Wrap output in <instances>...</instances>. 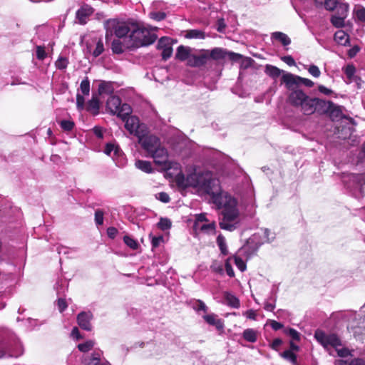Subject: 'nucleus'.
<instances>
[{
	"instance_id": "nucleus-1",
	"label": "nucleus",
	"mask_w": 365,
	"mask_h": 365,
	"mask_svg": "<svg viewBox=\"0 0 365 365\" xmlns=\"http://www.w3.org/2000/svg\"><path fill=\"white\" fill-rule=\"evenodd\" d=\"M175 181L179 187H192L211 196L212 202L221 207L222 206L221 187L219 180L212 177L210 172L192 173L186 177L180 173Z\"/></svg>"
},
{
	"instance_id": "nucleus-2",
	"label": "nucleus",
	"mask_w": 365,
	"mask_h": 365,
	"mask_svg": "<svg viewBox=\"0 0 365 365\" xmlns=\"http://www.w3.org/2000/svg\"><path fill=\"white\" fill-rule=\"evenodd\" d=\"M287 103L305 115L313 114L314 98L309 96L302 89L288 90Z\"/></svg>"
},
{
	"instance_id": "nucleus-3",
	"label": "nucleus",
	"mask_w": 365,
	"mask_h": 365,
	"mask_svg": "<svg viewBox=\"0 0 365 365\" xmlns=\"http://www.w3.org/2000/svg\"><path fill=\"white\" fill-rule=\"evenodd\" d=\"M221 215L219 226L222 230L232 232L237 228L240 213L235 200L225 203Z\"/></svg>"
},
{
	"instance_id": "nucleus-4",
	"label": "nucleus",
	"mask_w": 365,
	"mask_h": 365,
	"mask_svg": "<svg viewBox=\"0 0 365 365\" xmlns=\"http://www.w3.org/2000/svg\"><path fill=\"white\" fill-rule=\"evenodd\" d=\"M155 34L150 31L147 28L137 26L131 31L129 38L130 42V48L133 49L140 47L148 46L153 44L157 39Z\"/></svg>"
},
{
	"instance_id": "nucleus-5",
	"label": "nucleus",
	"mask_w": 365,
	"mask_h": 365,
	"mask_svg": "<svg viewBox=\"0 0 365 365\" xmlns=\"http://www.w3.org/2000/svg\"><path fill=\"white\" fill-rule=\"evenodd\" d=\"M106 30V38L108 39L113 34L119 38H126L127 35L130 31V29L125 22H120L117 19H108L104 24Z\"/></svg>"
},
{
	"instance_id": "nucleus-6",
	"label": "nucleus",
	"mask_w": 365,
	"mask_h": 365,
	"mask_svg": "<svg viewBox=\"0 0 365 365\" xmlns=\"http://www.w3.org/2000/svg\"><path fill=\"white\" fill-rule=\"evenodd\" d=\"M314 336L325 349H328L329 347L336 349L337 347L342 346L340 337L335 333L327 334L322 329H317Z\"/></svg>"
},
{
	"instance_id": "nucleus-7",
	"label": "nucleus",
	"mask_w": 365,
	"mask_h": 365,
	"mask_svg": "<svg viewBox=\"0 0 365 365\" xmlns=\"http://www.w3.org/2000/svg\"><path fill=\"white\" fill-rule=\"evenodd\" d=\"M282 83L285 84L287 90L300 89L299 86L304 84L308 88L314 86V82L310 79L294 75L290 73H285L282 77Z\"/></svg>"
},
{
	"instance_id": "nucleus-8",
	"label": "nucleus",
	"mask_w": 365,
	"mask_h": 365,
	"mask_svg": "<svg viewBox=\"0 0 365 365\" xmlns=\"http://www.w3.org/2000/svg\"><path fill=\"white\" fill-rule=\"evenodd\" d=\"M125 122V128L130 135L136 136L138 138L143 133L147 132L148 126L141 123L139 118L136 115H131L123 120Z\"/></svg>"
},
{
	"instance_id": "nucleus-9",
	"label": "nucleus",
	"mask_w": 365,
	"mask_h": 365,
	"mask_svg": "<svg viewBox=\"0 0 365 365\" xmlns=\"http://www.w3.org/2000/svg\"><path fill=\"white\" fill-rule=\"evenodd\" d=\"M138 142L148 154H150L161 144L160 138L153 134H150L148 129L145 133L138 138Z\"/></svg>"
},
{
	"instance_id": "nucleus-10",
	"label": "nucleus",
	"mask_w": 365,
	"mask_h": 365,
	"mask_svg": "<svg viewBox=\"0 0 365 365\" xmlns=\"http://www.w3.org/2000/svg\"><path fill=\"white\" fill-rule=\"evenodd\" d=\"M208 52L209 50H202V53L200 55L191 54L187 61V65L193 68H199L205 66L209 59Z\"/></svg>"
},
{
	"instance_id": "nucleus-11",
	"label": "nucleus",
	"mask_w": 365,
	"mask_h": 365,
	"mask_svg": "<svg viewBox=\"0 0 365 365\" xmlns=\"http://www.w3.org/2000/svg\"><path fill=\"white\" fill-rule=\"evenodd\" d=\"M153 158L154 163L159 165H165L168 160V153L166 148L160 144L150 154Z\"/></svg>"
},
{
	"instance_id": "nucleus-12",
	"label": "nucleus",
	"mask_w": 365,
	"mask_h": 365,
	"mask_svg": "<svg viewBox=\"0 0 365 365\" xmlns=\"http://www.w3.org/2000/svg\"><path fill=\"white\" fill-rule=\"evenodd\" d=\"M94 9L88 4H83L76 13V18L78 23L85 25L88 19L93 14Z\"/></svg>"
},
{
	"instance_id": "nucleus-13",
	"label": "nucleus",
	"mask_w": 365,
	"mask_h": 365,
	"mask_svg": "<svg viewBox=\"0 0 365 365\" xmlns=\"http://www.w3.org/2000/svg\"><path fill=\"white\" fill-rule=\"evenodd\" d=\"M203 319L209 325L214 326L219 334L224 333L225 323L223 319L218 317L215 314H206L202 317Z\"/></svg>"
},
{
	"instance_id": "nucleus-14",
	"label": "nucleus",
	"mask_w": 365,
	"mask_h": 365,
	"mask_svg": "<svg viewBox=\"0 0 365 365\" xmlns=\"http://www.w3.org/2000/svg\"><path fill=\"white\" fill-rule=\"evenodd\" d=\"M93 318V314L88 312H81L77 315V322L78 326L86 331H91L92 325L91 321Z\"/></svg>"
},
{
	"instance_id": "nucleus-15",
	"label": "nucleus",
	"mask_w": 365,
	"mask_h": 365,
	"mask_svg": "<svg viewBox=\"0 0 365 365\" xmlns=\"http://www.w3.org/2000/svg\"><path fill=\"white\" fill-rule=\"evenodd\" d=\"M327 115H328L332 120L339 118H344L349 119L353 124H355L354 120L351 117L343 115L341 106L334 104L333 102L329 103V108Z\"/></svg>"
},
{
	"instance_id": "nucleus-16",
	"label": "nucleus",
	"mask_w": 365,
	"mask_h": 365,
	"mask_svg": "<svg viewBox=\"0 0 365 365\" xmlns=\"http://www.w3.org/2000/svg\"><path fill=\"white\" fill-rule=\"evenodd\" d=\"M125 40V38H124L123 41L119 38L113 39L111 43L112 52L115 54H121L126 49L130 51L133 50V48L129 47L130 46V42L129 43H126Z\"/></svg>"
},
{
	"instance_id": "nucleus-17",
	"label": "nucleus",
	"mask_w": 365,
	"mask_h": 365,
	"mask_svg": "<svg viewBox=\"0 0 365 365\" xmlns=\"http://www.w3.org/2000/svg\"><path fill=\"white\" fill-rule=\"evenodd\" d=\"M314 110L313 114L315 112H317L320 114H327L329 110V103L332 101H324L320 99L319 98H314Z\"/></svg>"
},
{
	"instance_id": "nucleus-18",
	"label": "nucleus",
	"mask_w": 365,
	"mask_h": 365,
	"mask_svg": "<svg viewBox=\"0 0 365 365\" xmlns=\"http://www.w3.org/2000/svg\"><path fill=\"white\" fill-rule=\"evenodd\" d=\"M121 99L117 96H110L106 102V108L110 113L115 115L120 108Z\"/></svg>"
},
{
	"instance_id": "nucleus-19",
	"label": "nucleus",
	"mask_w": 365,
	"mask_h": 365,
	"mask_svg": "<svg viewBox=\"0 0 365 365\" xmlns=\"http://www.w3.org/2000/svg\"><path fill=\"white\" fill-rule=\"evenodd\" d=\"M190 52L191 48L180 45L177 48L175 58L180 61H185L186 60L187 61L191 56Z\"/></svg>"
},
{
	"instance_id": "nucleus-20",
	"label": "nucleus",
	"mask_w": 365,
	"mask_h": 365,
	"mask_svg": "<svg viewBox=\"0 0 365 365\" xmlns=\"http://www.w3.org/2000/svg\"><path fill=\"white\" fill-rule=\"evenodd\" d=\"M209 59L214 61L223 60L227 57V50L220 47H215L208 52Z\"/></svg>"
},
{
	"instance_id": "nucleus-21",
	"label": "nucleus",
	"mask_w": 365,
	"mask_h": 365,
	"mask_svg": "<svg viewBox=\"0 0 365 365\" xmlns=\"http://www.w3.org/2000/svg\"><path fill=\"white\" fill-rule=\"evenodd\" d=\"M86 109L93 115H98L100 109V102L98 98L93 96L92 98L88 101Z\"/></svg>"
},
{
	"instance_id": "nucleus-22",
	"label": "nucleus",
	"mask_w": 365,
	"mask_h": 365,
	"mask_svg": "<svg viewBox=\"0 0 365 365\" xmlns=\"http://www.w3.org/2000/svg\"><path fill=\"white\" fill-rule=\"evenodd\" d=\"M334 41L339 45L349 46L350 38L344 31L339 30L334 34Z\"/></svg>"
},
{
	"instance_id": "nucleus-23",
	"label": "nucleus",
	"mask_w": 365,
	"mask_h": 365,
	"mask_svg": "<svg viewBox=\"0 0 365 365\" xmlns=\"http://www.w3.org/2000/svg\"><path fill=\"white\" fill-rule=\"evenodd\" d=\"M132 113L131 107L127 104L123 103L120 104V108L118 109V112H116V115L118 118H120L122 120L130 118L132 115H130Z\"/></svg>"
},
{
	"instance_id": "nucleus-24",
	"label": "nucleus",
	"mask_w": 365,
	"mask_h": 365,
	"mask_svg": "<svg viewBox=\"0 0 365 365\" xmlns=\"http://www.w3.org/2000/svg\"><path fill=\"white\" fill-rule=\"evenodd\" d=\"M257 335L258 332L257 331L255 330L254 329H246L244 330L242 333V337L243 339L251 343H255L257 340Z\"/></svg>"
},
{
	"instance_id": "nucleus-25",
	"label": "nucleus",
	"mask_w": 365,
	"mask_h": 365,
	"mask_svg": "<svg viewBox=\"0 0 365 365\" xmlns=\"http://www.w3.org/2000/svg\"><path fill=\"white\" fill-rule=\"evenodd\" d=\"M224 297L226 301V303L228 306L233 308H239L240 306V302L239 299L232 294L229 292H225Z\"/></svg>"
},
{
	"instance_id": "nucleus-26",
	"label": "nucleus",
	"mask_w": 365,
	"mask_h": 365,
	"mask_svg": "<svg viewBox=\"0 0 365 365\" xmlns=\"http://www.w3.org/2000/svg\"><path fill=\"white\" fill-rule=\"evenodd\" d=\"M135 165L137 168L146 173H151L153 171L151 163L149 161L138 160L135 161Z\"/></svg>"
},
{
	"instance_id": "nucleus-27",
	"label": "nucleus",
	"mask_w": 365,
	"mask_h": 365,
	"mask_svg": "<svg viewBox=\"0 0 365 365\" xmlns=\"http://www.w3.org/2000/svg\"><path fill=\"white\" fill-rule=\"evenodd\" d=\"M272 38L279 41L284 46H288L291 43L290 38L288 36L282 32L276 31L272 34Z\"/></svg>"
},
{
	"instance_id": "nucleus-28",
	"label": "nucleus",
	"mask_w": 365,
	"mask_h": 365,
	"mask_svg": "<svg viewBox=\"0 0 365 365\" xmlns=\"http://www.w3.org/2000/svg\"><path fill=\"white\" fill-rule=\"evenodd\" d=\"M205 33L203 31L198 29H190L186 31L185 37L186 38H205Z\"/></svg>"
},
{
	"instance_id": "nucleus-29",
	"label": "nucleus",
	"mask_w": 365,
	"mask_h": 365,
	"mask_svg": "<svg viewBox=\"0 0 365 365\" xmlns=\"http://www.w3.org/2000/svg\"><path fill=\"white\" fill-rule=\"evenodd\" d=\"M265 73L267 75H268L269 76H270L271 78H278L282 71L280 70L279 68H277V66H272V65H269V64H267L265 66V71H264Z\"/></svg>"
},
{
	"instance_id": "nucleus-30",
	"label": "nucleus",
	"mask_w": 365,
	"mask_h": 365,
	"mask_svg": "<svg viewBox=\"0 0 365 365\" xmlns=\"http://www.w3.org/2000/svg\"><path fill=\"white\" fill-rule=\"evenodd\" d=\"M99 95L102 94H111L113 93V88L110 82L102 81L98 89Z\"/></svg>"
},
{
	"instance_id": "nucleus-31",
	"label": "nucleus",
	"mask_w": 365,
	"mask_h": 365,
	"mask_svg": "<svg viewBox=\"0 0 365 365\" xmlns=\"http://www.w3.org/2000/svg\"><path fill=\"white\" fill-rule=\"evenodd\" d=\"M173 42V40L171 38L168 37V36H163L158 40V44H157V48L158 50H162V51H163V49H165L168 47L172 46Z\"/></svg>"
},
{
	"instance_id": "nucleus-32",
	"label": "nucleus",
	"mask_w": 365,
	"mask_h": 365,
	"mask_svg": "<svg viewBox=\"0 0 365 365\" xmlns=\"http://www.w3.org/2000/svg\"><path fill=\"white\" fill-rule=\"evenodd\" d=\"M280 356L287 361H289L294 365L297 364V356L292 350H285L280 354Z\"/></svg>"
},
{
	"instance_id": "nucleus-33",
	"label": "nucleus",
	"mask_w": 365,
	"mask_h": 365,
	"mask_svg": "<svg viewBox=\"0 0 365 365\" xmlns=\"http://www.w3.org/2000/svg\"><path fill=\"white\" fill-rule=\"evenodd\" d=\"M335 15L346 18L349 10V5L347 4L339 3L335 8Z\"/></svg>"
},
{
	"instance_id": "nucleus-34",
	"label": "nucleus",
	"mask_w": 365,
	"mask_h": 365,
	"mask_svg": "<svg viewBox=\"0 0 365 365\" xmlns=\"http://www.w3.org/2000/svg\"><path fill=\"white\" fill-rule=\"evenodd\" d=\"M172 226V222L170 219L166 217H160L157 224L158 228L163 231L169 230Z\"/></svg>"
},
{
	"instance_id": "nucleus-35",
	"label": "nucleus",
	"mask_w": 365,
	"mask_h": 365,
	"mask_svg": "<svg viewBox=\"0 0 365 365\" xmlns=\"http://www.w3.org/2000/svg\"><path fill=\"white\" fill-rule=\"evenodd\" d=\"M216 241L221 253L224 255H227L228 254V250L225 243V237L220 234L217 236Z\"/></svg>"
},
{
	"instance_id": "nucleus-36",
	"label": "nucleus",
	"mask_w": 365,
	"mask_h": 365,
	"mask_svg": "<svg viewBox=\"0 0 365 365\" xmlns=\"http://www.w3.org/2000/svg\"><path fill=\"white\" fill-rule=\"evenodd\" d=\"M197 229L203 232H207V233L212 232L213 234H215L216 224H215V222L213 221L211 223L204 224L200 226H198L197 230Z\"/></svg>"
},
{
	"instance_id": "nucleus-37",
	"label": "nucleus",
	"mask_w": 365,
	"mask_h": 365,
	"mask_svg": "<svg viewBox=\"0 0 365 365\" xmlns=\"http://www.w3.org/2000/svg\"><path fill=\"white\" fill-rule=\"evenodd\" d=\"M80 90L83 96H88L90 93V81L86 77L80 84Z\"/></svg>"
},
{
	"instance_id": "nucleus-38",
	"label": "nucleus",
	"mask_w": 365,
	"mask_h": 365,
	"mask_svg": "<svg viewBox=\"0 0 365 365\" xmlns=\"http://www.w3.org/2000/svg\"><path fill=\"white\" fill-rule=\"evenodd\" d=\"M123 242L128 247L133 250H136L139 247L138 242L128 235L124 236Z\"/></svg>"
},
{
	"instance_id": "nucleus-39",
	"label": "nucleus",
	"mask_w": 365,
	"mask_h": 365,
	"mask_svg": "<svg viewBox=\"0 0 365 365\" xmlns=\"http://www.w3.org/2000/svg\"><path fill=\"white\" fill-rule=\"evenodd\" d=\"M344 19L345 18L334 14L331 18V23L336 28H342L344 26Z\"/></svg>"
},
{
	"instance_id": "nucleus-40",
	"label": "nucleus",
	"mask_w": 365,
	"mask_h": 365,
	"mask_svg": "<svg viewBox=\"0 0 365 365\" xmlns=\"http://www.w3.org/2000/svg\"><path fill=\"white\" fill-rule=\"evenodd\" d=\"M86 365H107L106 364H101V354L99 352H93L89 361Z\"/></svg>"
},
{
	"instance_id": "nucleus-41",
	"label": "nucleus",
	"mask_w": 365,
	"mask_h": 365,
	"mask_svg": "<svg viewBox=\"0 0 365 365\" xmlns=\"http://www.w3.org/2000/svg\"><path fill=\"white\" fill-rule=\"evenodd\" d=\"M93 346L94 342L91 340H88L84 343L79 344L77 347L80 351L86 353L90 351Z\"/></svg>"
},
{
	"instance_id": "nucleus-42",
	"label": "nucleus",
	"mask_w": 365,
	"mask_h": 365,
	"mask_svg": "<svg viewBox=\"0 0 365 365\" xmlns=\"http://www.w3.org/2000/svg\"><path fill=\"white\" fill-rule=\"evenodd\" d=\"M149 16L150 19L156 21H160L166 18L167 14L164 11H152L149 14Z\"/></svg>"
},
{
	"instance_id": "nucleus-43",
	"label": "nucleus",
	"mask_w": 365,
	"mask_h": 365,
	"mask_svg": "<svg viewBox=\"0 0 365 365\" xmlns=\"http://www.w3.org/2000/svg\"><path fill=\"white\" fill-rule=\"evenodd\" d=\"M75 123L72 120H63L60 122V126L64 131H71L74 128Z\"/></svg>"
},
{
	"instance_id": "nucleus-44",
	"label": "nucleus",
	"mask_w": 365,
	"mask_h": 365,
	"mask_svg": "<svg viewBox=\"0 0 365 365\" xmlns=\"http://www.w3.org/2000/svg\"><path fill=\"white\" fill-rule=\"evenodd\" d=\"M284 333L289 335L292 340L299 341H300V334L293 328H289L284 330Z\"/></svg>"
},
{
	"instance_id": "nucleus-45",
	"label": "nucleus",
	"mask_w": 365,
	"mask_h": 365,
	"mask_svg": "<svg viewBox=\"0 0 365 365\" xmlns=\"http://www.w3.org/2000/svg\"><path fill=\"white\" fill-rule=\"evenodd\" d=\"M347 78L351 80L356 73V68L353 64H349L344 68Z\"/></svg>"
},
{
	"instance_id": "nucleus-46",
	"label": "nucleus",
	"mask_w": 365,
	"mask_h": 365,
	"mask_svg": "<svg viewBox=\"0 0 365 365\" xmlns=\"http://www.w3.org/2000/svg\"><path fill=\"white\" fill-rule=\"evenodd\" d=\"M104 51L103 43L101 38H100L97 43L96 46L93 52V55L95 57L99 56Z\"/></svg>"
},
{
	"instance_id": "nucleus-47",
	"label": "nucleus",
	"mask_w": 365,
	"mask_h": 365,
	"mask_svg": "<svg viewBox=\"0 0 365 365\" xmlns=\"http://www.w3.org/2000/svg\"><path fill=\"white\" fill-rule=\"evenodd\" d=\"M208 220L206 217V215L205 213H200L195 216V220L194 222L193 227L195 230H197L198 226H200V223L202 222H207Z\"/></svg>"
},
{
	"instance_id": "nucleus-48",
	"label": "nucleus",
	"mask_w": 365,
	"mask_h": 365,
	"mask_svg": "<svg viewBox=\"0 0 365 365\" xmlns=\"http://www.w3.org/2000/svg\"><path fill=\"white\" fill-rule=\"evenodd\" d=\"M227 57L232 62H237L243 58V56L240 53L227 51Z\"/></svg>"
},
{
	"instance_id": "nucleus-49",
	"label": "nucleus",
	"mask_w": 365,
	"mask_h": 365,
	"mask_svg": "<svg viewBox=\"0 0 365 365\" xmlns=\"http://www.w3.org/2000/svg\"><path fill=\"white\" fill-rule=\"evenodd\" d=\"M36 58L41 61L45 59L47 56L46 51H45V47L42 46H36Z\"/></svg>"
},
{
	"instance_id": "nucleus-50",
	"label": "nucleus",
	"mask_w": 365,
	"mask_h": 365,
	"mask_svg": "<svg viewBox=\"0 0 365 365\" xmlns=\"http://www.w3.org/2000/svg\"><path fill=\"white\" fill-rule=\"evenodd\" d=\"M339 4L338 0H325L324 6L327 10L334 11Z\"/></svg>"
},
{
	"instance_id": "nucleus-51",
	"label": "nucleus",
	"mask_w": 365,
	"mask_h": 365,
	"mask_svg": "<svg viewBox=\"0 0 365 365\" xmlns=\"http://www.w3.org/2000/svg\"><path fill=\"white\" fill-rule=\"evenodd\" d=\"M104 212L102 210H96L95 212V222L96 225H101L103 223Z\"/></svg>"
},
{
	"instance_id": "nucleus-52",
	"label": "nucleus",
	"mask_w": 365,
	"mask_h": 365,
	"mask_svg": "<svg viewBox=\"0 0 365 365\" xmlns=\"http://www.w3.org/2000/svg\"><path fill=\"white\" fill-rule=\"evenodd\" d=\"M68 61L66 58L60 57L56 61V66L57 68L63 70L65 69L68 66Z\"/></svg>"
},
{
	"instance_id": "nucleus-53",
	"label": "nucleus",
	"mask_w": 365,
	"mask_h": 365,
	"mask_svg": "<svg viewBox=\"0 0 365 365\" xmlns=\"http://www.w3.org/2000/svg\"><path fill=\"white\" fill-rule=\"evenodd\" d=\"M235 264L241 272H244L246 269V263L241 257H235Z\"/></svg>"
},
{
	"instance_id": "nucleus-54",
	"label": "nucleus",
	"mask_w": 365,
	"mask_h": 365,
	"mask_svg": "<svg viewBox=\"0 0 365 365\" xmlns=\"http://www.w3.org/2000/svg\"><path fill=\"white\" fill-rule=\"evenodd\" d=\"M164 240L163 236L160 235L158 237L153 236L151 240L152 248L155 249L159 247L160 244Z\"/></svg>"
},
{
	"instance_id": "nucleus-55",
	"label": "nucleus",
	"mask_w": 365,
	"mask_h": 365,
	"mask_svg": "<svg viewBox=\"0 0 365 365\" xmlns=\"http://www.w3.org/2000/svg\"><path fill=\"white\" fill-rule=\"evenodd\" d=\"M85 99L83 95L77 93L76 95V106L78 110H82L84 108Z\"/></svg>"
},
{
	"instance_id": "nucleus-56",
	"label": "nucleus",
	"mask_w": 365,
	"mask_h": 365,
	"mask_svg": "<svg viewBox=\"0 0 365 365\" xmlns=\"http://www.w3.org/2000/svg\"><path fill=\"white\" fill-rule=\"evenodd\" d=\"M308 72L315 78H318L321 75L319 68L315 65H311L308 68Z\"/></svg>"
},
{
	"instance_id": "nucleus-57",
	"label": "nucleus",
	"mask_w": 365,
	"mask_h": 365,
	"mask_svg": "<svg viewBox=\"0 0 365 365\" xmlns=\"http://www.w3.org/2000/svg\"><path fill=\"white\" fill-rule=\"evenodd\" d=\"M225 269L227 274V275L230 277H235V272L232 269V264L230 262V259H226L225 263Z\"/></svg>"
},
{
	"instance_id": "nucleus-58",
	"label": "nucleus",
	"mask_w": 365,
	"mask_h": 365,
	"mask_svg": "<svg viewBox=\"0 0 365 365\" xmlns=\"http://www.w3.org/2000/svg\"><path fill=\"white\" fill-rule=\"evenodd\" d=\"M210 268L212 272L217 273L220 275H222L224 273L222 265L221 264L217 263L216 262H213Z\"/></svg>"
},
{
	"instance_id": "nucleus-59",
	"label": "nucleus",
	"mask_w": 365,
	"mask_h": 365,
	"mask_svg": "<svg viewBox=\"0 0 365 365\" xmlns=\"http://www.w3.org/2000/svg\"><path fill=\"white\" fill-rule=\"evenodd\" d=\"M173 46L163 49L161 53L162 59L163 61H167L170 58L173 54Z\"/></svg>"
},
{
	"instance_id": "nucleus-60",
	"label": "nucleus",
	"mask_w": 365,
	"mask_h": 365,
	"mask_svg": "<svg viewBox=\"0 0 365 365\" xmlns=\"http://www.w3.org/2000/svg\"><path fill=\"white\" fill-rule=\"evenodd\" d=\"M156 198L164 203H168L170 200V197L169 195L167 192H160L158 194V196H156Z\"/></svg>"
},
{
	"instance_id": "nucleus-61",
	"label": "nucleus",
	"mask_w": 365,
	"mask_h": 365,
	"mask_svg": "<svg viewBox=\"0 0 365 365\" xmlns=\"http://www.w3.org/2000/svg\"><path fill=\"white\" fill-rule=\"evenodd\" d=\"M335 350L336 351L338 356L340 357L345 358L351 355L350 350L346 347L341 349H338L337 347Z\"/></svg>"
},
{
	"instance_id": "nucleus-62",
	"label": "nucleus",
	"mask_w": 365,
	"mask_h": 365,
	"mask_svg": "<svg viewBox=\"0 0 365 365\" xmlns=\"http://www.w3.org/2000/svg\"><path fill=\"white\" fill-rule=\"evenodd\" d=\"M197 307H194V309L199 312V311H203L204 312H207V307L205 305V304L200 299L196 300Z\"/></svg>"
},
{
	"instance_id": "nucleus-63",
	"label": "nucleus",
	"mask_w": 365,
	"mask_h": 365,
	"mask_svg": "<svg viewBox=\"0 0 365 365\" xmlns=\"http://www.w3.org/2000/svg\"><path fill=\"white\" fill-rule=\"evenodd\" d=\"M57 305H58V310L60 312H64L66 309V308L68 307V304H67L66 299H62V298H60L58 299Z\"/></svg>"
},
{
	"instance_id": "nucleus-64",
	"label": "nucleus",
	"mask_w": 365,
	"mask_h": 365,
	"mask_svg": "<svg viewBox=\"0 0 365 365\" xmlns=\"http://www.w3.org/2000/svg\"><path fill=\"white\" fill-rule=\"evenodd\" d=\"M360 47L357 45L354 46L352 48H351L348 52L347 54L349 58H352L356 56V54L360 51Z\"/></svg>"
}]
</instances>
